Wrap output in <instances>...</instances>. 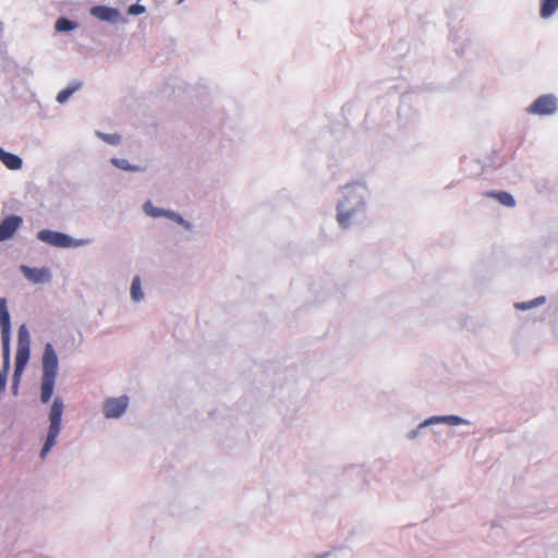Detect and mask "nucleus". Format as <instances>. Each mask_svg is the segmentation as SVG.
<instances>
[{"label": "nucleus", "mask_w": 558, "mask_h": 558, "mask_svg": "<svg viewBox=\"0 0 558 558\" xmlns=\"http://www.w3.org/2000/svg\"><path fill=\"white\" fill-rule=\"evenodd\" d=\"M63 402L60 398H56L52 402L50 412H49V430L46 438V441L44 444V447L40 452V458L45 459L50 449L54 446L56 440L59 436V433L61 430V420L63 414Z\"/></svg>", "instance_id": "1"}, {"label": "nucleus", "mask_w": 558, "mask_h": 558, "mask_svg": "<svg viewBox=\"0 0 558 558\" xmlns=\"http://www.w3.org/2000/svg\"><path fill=\"white\" fill-rule=\"evenodd\" d=\"M31 337L28 329L25 325H21L17 331V350H16V380L23 374L24 368L29 360Z\"/></svg>", "instance_id": "2"}, {"label": "nucleus", "mask_w": 558, "mask_h": 558, "mask_svg": "<svg viewBox=\"0 0 558 558\" xmlns=\"http://www.w3.org/2000/svg\"><path fill=\"white\" fill-rule=\"evenodd\" d=\"M37 239L54 247H77L86 244V240H75L70 235L48 229L40 230Z\"/></svg>", "instance_id": "3"}, {"label": "nucleus", "mask_w": 558, "mask_h": 558, "mask_svg": "<svg viewBox=\"0 0 558 558\" xmlns=\"http://www.w3.org/2000/svg\"><path fill=\"white\" fill-rule=\"evenodd\" d=\"M0 327L4 364L8 368L10 367L11 322L10 314L7 307V301L3 298L0 299Z\"/></svg>", "instance_id": "4"}, {"label": "nucleus", "mask_w": 558, "mask_h": 558, "mask_svg": "<svg viewBox=\"0 0 558 558\" xmlns=\"http://www.w3.org/2000/svg\"><path fill=\"white\" fill-rule=\"evenodd\" d=\"M557 110V98L553 95H542L527 108V112L538 116H548Z\"/></svg>", "instance_id": "5"}, {"label": "nucleus", "mask_w": 558, "mask_h": 558, "mask_svg": "<svg viewBox=\"0 0 558 558\" xmlns=\"http://www.w3.org/2000/svg\"><path fill=\"white\" fill-rule=\"evenodd\" d=\"M128 405L129 398L126 396L108 398L104 402V414L107 418H118L125 412Z\"/></svg>", "instance_id": "6"}, {"label": "nucleus", "mask_w": 558, "mask_h": 558, "mask_svg": "<svg viewBox=\"0 0 558 558\" xmlns=\"http://www.w3.org/2000/svg\"><path fill=\"white\" fill-rule=\"evenodd\" d=\"M58 357L51 343L45 345L43 355V375L57 376Z\"/></svg>", "instance_id": "7"}, {"label": "nucleus", "mask_w": 558, "mask_h": 558, "mask_svg": "<svg viewBox=\"0 0 558 558\" xmlns=\"http://www.w3.org/2000/svg\"><path fill=\"white\" fill-rule=\"evenodd\" d=\"M21 225V217L15 215L7 217L0 223V242L11 239Z\"/></svg>", "instance_id": "8"}, {"label": "nucleus", "mask_w": 558, "mask_h": 558, "mask_svg": "<svg viewBox=\"0 0 558 558\" xmlns=\"http://www.w3.org/2000/svg\"><path fill=\"white\" fill-rule=\"evenodd\" d=\"M22 272L33 283H44L48 282L51 278L50 271L48 268H31L27 266L21 267Z\"/></svg>", "instance_id": "9"}, {"label": "nucleus", "mask_w": 558, "mask_h": 558, "mask_svg": "<svg viewBox=\"0 0 558 558\" xmlns=\"http://www.w3.org/2000/svg\"><path fill=\"white\" fill-rule=\"evenodd\" d=\"M90 14L100 21L112 22L118 19L119 11L105 5H96L90 9Z\"/></svg>", "instance_id": "10"}, {"label": "nucleus", "mask_w": 558, "mask_h": 558, "mask_svg": "<svg viewBox=\"0 0 558 558\" xmlns=\"http://www.w3.org/2000/svg\"><path fill=\"white\" fill-rule=\"evenodd\" d=\"M144 211L150 217L156 218V217H160V216H167L170 219L178 221L179 223H184V220L180 215L172 213V211H166V210L156 208L153 206V204L150 202H146L144 204Z\"/></svg>", "instance_id": "11"}, {"label": "nucleus", "mask_w": 558, "mask_h": 558, "mask_svg": "<svg viewBox=\"0 0 558 558\" xmlns=\"http://www.w3.org/2000/svg\"><path fill=\"white\" fill-rule=\"evenodd\" d=\"M0 161L10 170H19L22 167V159L14 154L8 153L0 147Z\"/></svg>", "instance_id": "12"}, {"label": "nucleus", "mask_w": 558, "mask_h": 558, "mask_svg": "<svg viewBox=\"0 0 558 558\" xmlns=\"http://www.w3.org/2000/svg\"><path fill=\"white\" fill-rule=\"evenodd\" d=\"M54 380V376L43 375L40 399L44 403H47L53 393Z\"/></svg>", "instance_id": "13"}, {"label": "nucleus", "mask_w": 558, "mask_h": 558, "mask_svg": "<svg viewBox=\"0 0 558 558\" xmlns=\"http://www.w3.org/2000/svg\"><path fill=\"white\" fill-rule=\"evenodd\" d=\"M486 196L496 198L500 204L507 207H513L515 205L513 196L508 192H487Z\"/></svg>", "instance_id": "14"}, {"label": "nucleus", "mask_w": 558, "mask_h": 558, "mask_svg": "<svg viewBox=\"0 0 558 558\" xmlns=\"http://www.w3.org/2000/svg\"><path fill=\"white\" fill-rule=\"evenodd\" d=\"M558 9V0H542L539 14L543 19L550 17Z\"/></svg>", "instance_id": "15"}, {"label": "nucleus", "mask_w": 558, "mask_h": 558, "mask_svg": "<svg viewBox=\"0 0 558 558\" xmlns=\"http://www.w3.org/2000/svg\"><path fill=\"white\" fill-rule=\"evenodd\" d=\"M131 295L132 299L136 302L141 301L144 296L141 288V279L140 277H135L131 284Z\"/></svg>", "instance_id": "16"}, {"label": "nucleus", "mask_w": 558, "mask_h": 558, "mask_svg": "<svg viewBox=\"0 0 558 558\" xmlns=\"http://www.w3.org/2000/svg\"><path fill=\"white\" fill-rule=\"evenodd\" d=\"M54 27L58 32H69L74 29L76 24L66 17H60L57 20Z\"/></svg>", "instance_id": "17"}, {"label": "nucleus", "mask_w": 558, "mask_h": 558, "mask_svg": "<svg viewBox=\"0 0 558 558\" xmlns=\"http://www.w3.org/2000/svg\"><path fill=\"white\" fill-rule=\"evenodd\" d=\"M352 213L343 211L341 207L338 208L337 220L342 228H348L350 225Z\"/></svg>", "instance_id": "18"}, {"label": "nucleus", "mask_w": 558, "mask_h": 558, "mask_svg": "<svg viewBox=\"0 0 558 558\" xmlns=\"http://www.w3.org/2000/svg\"><path fill=\"white\" fill-rule=\"evenodd\" d=\"M544 302H545V298L539 296L530 302L515 303V307L519 310H529V308H532L533 306L543 304Z\"/></svg>", "instance_id": "19"}, {"label": "nucleus", "mask_w": 558, "mask_h": 558, "mask_svg": "<svg viewBox=\"0 0 558 558\" xmlns=\"http://www.w3.org/2000/svg\"><path fill=\"white\" fill-rule=\"evenodd\" d=\"M76 89H77V86H74V87L64 88L61 92H59V94L57 95L58 102L64 104Z\"/></svg>", "instance_id": "20"}, {"label": "nucleus", "mask_w": 558, "mask_h": 558, "mask_svg": "<svg viewBox=\"0 0 558 558\" xmlns=\"http://www.w3.org/2000/svg\"><path fill=\"white\" fill-rule=\"evenodd\" d=\"M111 162L119 169H123V170H132V171H135V170H138L137 167H131L128 162V160L125 159H119V158H112L111 159Z\"/></svg>", "instance_id": "21"}, {"label": "nucleus", "mask_w": 558, "mask_h": 558, "mask_svg": "<svg viewBox=\"0 0 558 558\" xmlns=\"http://www.w3.org/2000/svg\"><path fill=\"white\" fill-rule=\"evenodd\" d=\"M101 137L112 145L118 144L120 141V136L117 134H102Z\"/></svg>", "instance_id": "22"}, {"label": "nucleus", "mask_w": 558, "mask_h": 558, "mask_svg": "<svg viewBox=\"0 0 558 558\" xmlns=\"http://www.w3.org/2000/svg\"><path fill=\"white\" fill-rule=\"evenodd\" d=\"M3 367L4 369L3 371H0V392L4 389L5 387V379H7V373L9 371V367L7 368L5 364L3 363Z\"/></svg>", "instance_id": "23"}, {"label": "nucleus", "mask_w": 558, "mask_h": 558, "mask_svg": "<svg viewBox=\"0 0 558 558\" xmlns=\"http://www.w3.org/2000/svg\"><path fill=\"white\" fill-rule=\"evenodd\" d=\"M145 11V8L143 5H140V4H133L129 8V14H133V15H136V14H141Z\"/></svg>", "instance_id": "24"}, {"label": "nucleus", "mask_w": 558, "mask_h": 558, "mask_svg": "<svg viewBox=\"0 0 558 558\" xmlns=\"http://www.w3.org/2000/svg\"><path fill=\"white\" fill-rule=\"evenodd\" d=\"M21 377H22V374L19 376V379L16 380V368L14 369V374H13V379H12V390L13 392L16 395L17 393V389H19V385H20V381H21Z\"/></svg>", "instance_id": "25"}, {"label": "nucleus", "mask_w": 558, "mask_h": 558, "mask_svg": "<svg viewBox=\"0 0 558 558\" xmlns=\"http://www.w3.org/2000/svg\"><path fill=\"white\" fill-rule=\"evenodd\" d=\"M450 418H451L452 421H459V417H457V416H451Z\"/></svg>", "instance_id": "26"}, {"label": "nucleus", "mask_w": 558, "mask_h": 558, "mask_svg": "<svg viewBox=\"0 0 558 558\" xmlns=\"http://www.w3.org/2000/svg\"><path fill=\"white\" fill-rule=\"evenodd\" d=\"M184 0H178L179 3L183 2Z\"/></svg>", "instance_id": "27"}]
</instances>
